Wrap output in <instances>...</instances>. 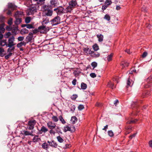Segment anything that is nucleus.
<instances>
[{
  "label": "nucleus",
  "instance_id": "32",
  "mask_svg": "<svg viewBox=\"0 0 152 152\" xmlns=\"http://www.w3.org/2000/svg\"><path fill=\"white\" fill-rule=\"evenodd\" d=\"M31 20V18L30 17H27L25 19V22L26 23H29Z\"/></svg>",
  "mask_w": 152,
  "mask_h": 152
},
{
  "label": "nucleus",
  "instance_id": "35",
  "mask_svg": "<svg viewBox=\"0 0 152 152\" xmlns=\"http://www.w3.org/2000/svg\"><path fill=\"white\" fill-rule=\"evenodd\" d=\"M57 139L58 141L60 143H62L64 141V140L60 136H58L57 137Z\"/></svg>",
  "mask_w": 152,
  "mask_h": 152
},
{
  "label": "nucleus",
  "instance_id": "29",
  "mask_svg": "<svg viewBox=\"0 0 152 152\" xmlns=\"http://www.w3.org/2000/svg\"><path fill=\"white\" fill-rule=\"evenodd\" d=\"M15 48V47L14 46L9 47L7 49V52L12 53V52L14 51Z\"/></svg>",
  "mask_w": 152,
  "mask_h": 152
},
{
  "label": "nucleus",
  "instance_id": "12",
  "mask_svg": "<svg viewBox=\"0 0 152 152\" xmlns=\"http://www.w3.org/2000/svg\"><path fill=\"white\" fill-rule=\"evenodd\" d=\"M23 13L20 11H17L15 14L14 16L15 18H20L23 15Z\"/></svg>",
  "mask_w": 152,
  "mask_h": 152
},
{
  "label": "nucleus",
  "instance_id": "21",
  "mask_svg": "<svg viewBox=\"0 0 152 152\" xmlns=\"http://www.w3.org/2000/svg\"><path fill=\"white\" fill-rule=\"evenodd\" d=\"M97 38L98 39V41L99 42H102L103 41L104 37L102 34H98L96 35Z\"/></svg>",
  "mask_w": 152,
  "mask_h": 152
},
{
  "label": "nucleus",
  "instance_id": "60",
  "mask_svg": "<svg viewBox=\"0 0 152 152\" xmlns=\"http://www.w3.org/2000/svg\"><path fill=\"white\" fill-rule=\"evenodd\" d=\"M79 73V72H77V71L75 70L73 72V74L75 76L78 75Z\"/></svg>",
  "mask_w": 152,
  "mask_h": 152
},
{
  "label": "nucleus",
  "instance_id": "40",
  "mask_svg": "<svg viewBox=\"0 0 152 152\" xmlns=\"http://www.w3.org/2000/svg\"><path fill=\"white\" fill-rule=\"evenodd\" d=\"M104 18L107 21H109L110 20V17L109 15L106 14L104 17Z\"/></svg>",
  "mask_w": 152,
  "mask_h": 152
},
{
  "label": "nucleus",
  "instance_id": "31",
  "mask_svg": "<svg viewBox=\"0 0 152 152\" xmlns=\"http://www.w3.org/2000/svg\"><path fill=\"white\" fill-rule=\"evenodd\" d=\"M92 47L94 51H96L99 49V46L96 44L94 45Z\"/></svg>",
  "mask_w": 152,
  "mask_h": 152
},
{
  "label": "nucleus",
  "instance_id": "28",
  "mask_svg": "<svg viewBox=\"0 0 152 152\" xmlns=\"http://www.w3.org/2000/svg\"><path fill=\"white\" fill-rule=\"evenodd\" d=\"M67 131H71V127L68 126H66L64 127V132H65Z\"/></svg>",
  "mask_w": 152,
  "mask_h": 152
},
{
  "label": "nucleus",
  "instance_id": "59",
  "mask_svg": "<svg viewBox=\"0 0 152 152\" xmlns=\"http://www.w3.org/2000/svg\"><path fill=\"white\" fill-rule=\"evenodd\" d=\"M108 6H107V5L105 4V5H103L102 7V10H104L108 7Z\"/></svg>",
  "mask_w": 152,
  "mask_h": 152
},
{
  "label": "nucleus",
  "instance_id": "2",
  "mask_svg": "<svg viewBox=\"0 0 152 152\" xmlns=\"http://www.w3.org/2000/svg\"><path fill=\"white\" fill-rule=\"evenodd\" d=\"M50 22L53 25H57L60 23V18L58 16H57L50 20Z\"/></svg>",
  "mask_w": 152,
  "mask_h": 152
},
{
  "label": "nucleus",
  "instance_id": "43",
  "mask_svg": "<svg viewBox=\"0 0 152 152\" xmlns=\"http://www.w3.org/2000/svg\"><path fill=\"white\" fill-rule=\"evenodd\" d=\"M57 0H50V3L52 5H55L57 3Z\"/></svg>",
  "mask_w": 152,
  "mask_h": 152
},
{
  "label": "nucleus",
  "instance_id": "11",
  "mask_svg": "<svg viewBox=\"0 0 152 152\" xmlns=\"http://www.w3.org/2000/svg\"><path fill=\"white\" fill-rule=\"evenodd\" d=\"M48 130V129L46 127L43 126L41 127L40 130H39V131L41 132L40 133L41 134L42 133H45Z\"/></svg>",
  "mask_w": 152,
  "mask_h": 152
},
{
  "label": "nucleus",
  "instance_id": "52",
  "mask_svg": "<svg viewBox=\"0 0 152 152\" xmlns=\"http://www.w3.org/2000/svg\"><path fill=\"white\" fill-rule=\"evenodd\" d=\"M90 76L92 78H94L96 77V75L94 73H92L90 74Z\"/></svg>",
  "mask_w": 152,
  "mask_h": 152
},
{
  "label": "nucleus",
  "instance_id": "44",
  "mask_svg": "<svg viewBox=\"0 0 152 152\" xmlns=\"http://www.w3.org/2000/svg\"><path fill=\"white\" fill-rule=\"evenodd\" d=\"M97 63L95 62H92L91 64V65L92 67H93V69H94L97 66Z\"/></svg>",
  "mask_w": 152,
  "mask_h": 152
},
{
  "label": "nucleus",
  "instance_id": "5",
  "mask_svg": "<svg viewBox=\"0 0 152 152\" xmlns=\"http://www.w3.org/2000/svg\"><path fill=\"white\" fill-rule=\"evenodd\" d=\"M69 4L74 9L76 7L77 3L76 0H70L69 2Z\"/></svg>",
  "mask_w": 152,
  "mask_h": 152
},
{
  "label": "nucleus",
  "instance_id": "51",
  "mask_svg": "<svg viewBox=\"0 0 152 152\" xmlns=\"http://www.w3.org/2000/svg\"><path fill=\"white\" fill-rule=\"evenodd\" d=\"M84 108V106L83 105L80 104L78 106V109L79 110H81Z\"/></svg>",
  "mask_w": 152,
  "mask_h": 152
},
{
  "label": "nucleus",
  "instance_id": "19",
  "mask_svg": "<svg viewBox=\"0 0 152 152\" xmlns=\"http://www.w3.org/2000/svg\"><path fill=\"white\" fill-rule=\"evenodd\" d=\"M49 19L48 18H43V21L42 22V25H45L48 24L49 22Z\"/></svg>",
  "mask_w": 152,
  "mask_h": 152
},
{
  "label": "nucleus",
  "instance_id": "57",
  "mask_svg": "<svg viewBox=\"0 0 152 152\" xmlns=\"http://www.w3.org/2000/svg\"><path fill=\"white\" fill-rule=\"evenodd\" d=\"M24 39V37H23L20 36L18 37V39L19 41H22Z\"/></svg>",
  "mask_w": 152,
  "mask_h": 152
},
{
  "label": "nucleus",
  "instance_id": "36",
  "mask_svg": "<svg viewBox=\"0 0 152 152\" xmlns=\"http://www.w3.org/2000/svg\"><path fill=\"white\" fill-rule=\"evenodd\" d=\"M113 55V53H111L110 55H108L107 58V60L108 61H109L112 60V58Z\"/></svg>",
  "mask_w": 152,
  "mask_h": 152
},
{
  "label": "nucleus",
  "instance_id": "38",
  "mask_svg": "<svg viewBox=\"0 0 152 152\" xmlns=\"http://www.w3.org/2000/svg\"><path fill=\"white\" fill-rule=\"evenodd\" d=\"M8 7L9 8L14 9L15 8V6L12 3H9L8 4Z\"/></svg>",
  "mask_w": 152,
  "mask_h": 152
},
{
  "label": "nucleus",
  "instance_id": "54",
  "mask_svg": "<svg viewBox=\"0 0 152 152\" xmlns=\"http://www.w3.org/2000/svg\"><path fill=\"white\" fill-rule=\"evenodd\" d=\"M5 30L4 28L2 27H0V33H3L4 32Z\"/></svg>",
  "mask_w": 152,
  "mask_h": 152
},
{
  "label": "nucleus",
  "instance_id": "26",
  "mask_svg": "<svg viewBox=\"0 0 152 152\" xmlns=\"http://www.w3.org/2000/svg\"><path fill=\"white\" fill-rule=\"evenodd\" d=\"M38 30L41 32L42 30H43L44 31H45L46 29L45 25H42L38 27Z\"/></svg>",
  "mask_w": 152,
  "mask_h": 152
},
{
  "label": "nucleus",
  "instance_id": "6",
  "mask_svg": "<svg viewBox=\"0 0 152 152\" xmlns=\"http://www.w3.org/2000/svg\"><path fill=\"white\" fill-rule=\"evenodd\" d=\"M47 125L48 127L51 129H54L56 126L55 124L51 121H49L47 123Z\"/></svg>",
  "mask_w": 152,
  "mask_h": 152
},
{
  "label": "nucleus",
  "instance_id": "45",
  "mask_svg": "<svg viewBox=\"0 0 152 152\" xmlns=\"http://www.w3.org/2000/svg\"><path fill=\"white\" fill-rule=\"evenodd\" d=\"M34 26L31 24H27L26 28L28 29H31L34 28Z\"/></svg>",
  "mask_w": 152,
  "mask_h": 152
},
{
  "label": "nucleus",
  "instance_id": "27",
  "mask_svg": "<svg viewBox=\"0 0 152 152\" xmlns=\"http://www.w3.org/2000/svg\"><path fill=\"white\" fill-rule=\"evenodd\" d=\"M6 44V40H3L0 41V46H4Z\"/></svg>",
  "mask_w": 152,
  "mask_h": 152
},
{
  "label": "nucleus",
  "instance_id": "30",
  "mask_svg": "<svg viewBox=\"0 0 152 152\" xmlns=\"http://www.w3.org/2000/svg\"><path fill=\"white\" fill-rule=\"evenodd\" d=\"M26 43L24 42H21L20 43H18L17 44V46L18 48H20L23 45H25Z\"/></svg>",
  "mask_w": 152,
  "mask_h": 152
},
{
  "label": "nucleus",
  "instance_id": "64",
  "mask_svg": "<svg viewBox=\"0 0 152 152\" xmlns=\"http://www.w3.org/2000/svg\"><path fill=\"white\" fill-rule=\"evenodd\" d=\"M149 146L152 148V141L150 140L149 142Z\"/></svg>",
  "mask_w": 152,
  "mask_h": 152
},
{
  "label": "nucleus",
  "instance_id": "63",
  "mask_svg": "<svg viewBox=\"0 0 152 152\" xmlns=\"http://www.w3.org/2000/svg\"><path fill=\"white\" fill-rule=\"evenodd\" d=\"M76 79H75L74 80H73L72 82V84L74 85V86H75L76 85Z\"/></svg>",
  "mask_w": 152,
  "mask_h": 152
},
{
  "label": "nucleus",
  "instance_id": "20",
  "mask_svg": "<svg viewBox=\"0 0 152 152\" xmlns=\"http://www.w3.org/2000/svg\"><path fill=\"white\" fill-rule=\"evenodd\" d=\"M49 144L46 142H44L42 144V148L45 150H47L49 148Z\"/></svg>",
  "mask_w": 152,
  "mask_h": 152
},
{
  "label": "nucleus",
  "instance_id": "48",
  "mask_svg": "<svg viewBox=\"0 0 152 152\" xmlns=\"http://www.w3.org/2000/svg\"><path fill=\"white\" fill-rule=\"evenodd\" d=\"M11 35V34L10 32H8L7 33H6L4 35V37L5 38H8Z\"/></svg>",
  "mask_w": 152,
  "mask_h": 152
},
{
  "label": "nucleus",
  "instance_id": "22",
  "mask_svg": "<svg viewBox=\"0 0 152 152\" xmlns=\"http://www.w3.org/2000/svg\"><path fill=\"white\" fill-rule=\"evenodd\" d=\"M84 52L87 54H89L90 55L92 53L91 51L89 48H85L83 49Z\"/></svg>",
  "mask_w": 152,
  "mask_h": 152
},
{
  "label": "nucleus",
  "instance_id": "47",
  "mask_svg": "<svg viewBox=\"0 0 152 152\" xmlns=\"http://www.w3.org/2000/svg\"><path fill=\"white\" fill-rule=\"evenodd\" d=\"M108 133L110 137H112L113 136L114 134L113 131L111 130L109 131L108 132Z\"/></svg>",
  "mask_w": 152,
  "mask_h": 152
},
{
  "label": "nucleus",
  "instance_id": "25",
  "mask_svg": "<svg viewBox=\"0 0 152 152\" xmlns=\"http://www.w3.org/2000/svg\"><path fill=\"white\" fill-rule=\"evenodd\" d=\"M4 50L3 48H0V56L1 57H3L4 56Z\"/></svg>",
  "mask_w": 152,
  "mask_h": 152
},
{
  "label": "nucleus",
  "instance_id": "39",
  "mask_svg": "<svg viewBox=\"0 0 152 152\" xmlns=\"http://www.w3.org/2000/svg\"><path fill=\"white\" fill-rule=\"evenodd\" d=\"M112 3V2L111 0H106L105 2V4L108 6L111 5Z\"/></svg>",
  "mask_w": 152,
  "mask_h": 152
},
{
  "label": "nucleus",
  "instance_id": "13",
  "mask_svg": "<svg viewBox=\"0 0 152 152\" xmlns=\"http://www.w3.org/2000/svg\"><path fill=\"white\" fill-rule=\"evenodd\" d=\"M33 34L32 33H29L28 35L26 37V40L29 42L31 41L33 37Z\"/></svg>",
  "mask_w": 152,
  "mask_h": 152
},
{
  "label": "nucleus",
  "instance_id": "18",
  "mask_svg": "<svg viewBox=\"0 0 152 152\" xmlns=\"http://www.w3.org/2000/svg\"><path fill=\"white\" fill-rule=\"evenodd\" d=\"M77 121V119L75 116H72L71 117L70 121L72 124H75Z\"/></svg>",
  "mask_w": 152,
  "mask_h": 152
},
{
  "label": "nucleus",
  "instance_id": "17",
  "mask_svg": "<svg viewBox=\"0 0 152 152\" xmlns=\"http://www.w3.org/2000/svg\"><path fill=\"white\" fill-rule=\"evenodd\" d=\"M23 134L25 135H31V136H33L34 134H33V131H31V132L26 131L24 130L23 131Z\"/></svg>",
  "mask_w": 152,
  "mask_h": 152
},
{
  "label": "nucleus",
  "instance_id": "23",
  "mask_svg": "<svg viewBox=\"0 0 152 152\" xmlns=\"http://www.w3.org/2000/svg\"><path fill=\"white\" fill-rule=\"evenodd\" d=\"M16 20L15 22V24L16 25H18L20 24L22 21L21 18H15Z\"/></svg>",
  "mask_w": 152,
  "mask_h": 152
},
{
  "label": "nucleus",
  "instance_id": "4",
  "mask_svg": "<svg viewBox=\"0 0 152 152\" xmlns=\"http://www.w3.org/2000/svg\"><path fill=\"white\" fill-rule=\"evenodd\" d=\"M36 121L35 120H31L28 122V125L27 128L29 129H33L34 128V126L36 124Z\"/></svg>",
  "mask_w": 152,
  "mask_h": 152
},
{
  "label": "nucleus",
  "instance_id": "58",
  "mask_svg": "<svg viewBox=\"0 0 152 152\" xmlns=\"http://www.w3.org/2000/svg\"><path fill=\"white\" fill-rule=\"evenodd\" d=\"M77 97V95L76 94H74L71 97V98L73 100L75 99Z\"/></svg>",
  "mask_w": 152,
  "mask_h": 152
},
{
  "label": "nucleus",
  "instance_id": "49",
  "mask_svg": "<svg viewBox=\"0 0 152 152\" xmlns=\"http://www.w3.org/2000/svg\"><path fill=\"white\" fill-rule=\"evenodd\" d=\"M12 53H9L8 55L5 56V58L6 59H8L9 58L12 56Z\"/></svg>",
  "mask_w": 152,
  "mask_h": 152
},
{
  "label": "nucleus",
  "instance_id": "61",
  "mask_svg": "<svg viewBox=\"0 0 152 152\" xmlns=\"http://www.w3.org/2000/svg\"><path fill=\"white\" fill-rule=\"evenodd\" d=\"M147 55V53L146 52H145L143 53L142 55V57L143 58H145V57Z\"/></svg>",
  "mask_w": 152,
  "mask_h": 152
},
{
  "label": "nucleus",
  "instance_id": "33",
  "mask_svg": "<svg viewBox=\"0 0 152 152\" xmlns=\"http://www.w3.org/2000/svg\"><path fill=\"white\" fill-rule=\"evenodd\" d=\"M81 87L82 89H86L87 88V85L86 84L82 83L81 84Z\"/></svg>",
  "mask_w": 152,
  "mask_h": 152
},
{
  "label": "nucleus",
  "instance_id": "41",
  "mask_svg": "<svg viewBox=\"0 0 152 152\" xmlns=\"http://www.w3.org/2000/svg\"><path fill=\"white\" fill-rule=\"evenodd\" d=\"M137 121V119H135L128 121L127 123V124H131L132 123H135Z\"/></svg>",
  "mask_w": 152,
  "mask_h": 152
},
{
  "label": "nucleus",
  "instance_id": "42",
  "mask_svg": "<svg viewBox=\"0 0 152 152\" xmlns=\"http://www.w3.org/2000/svg\"><path fill=\"white\" fill-rule=\"evenodd\" d=\"M129 64L126 62H124V63L121 64V66H122V68H124L125 67H127L128 66Z\"/></svg>",
  "mask_w": 152,
  "mask_h": 152
},
{
  "label": "nucleus",
  "instance_id": "62",
  "mask_svg": "<svg viewBox=\"0 0 152 152\" xmlns=\"http://www.w3.org/2000/svg\"><path fill=\"white\" fill-rule=\"evenodd\" d=\"M40 31L39 30H38V29H35L34 30H33V33L34 34H36L38 32V31Z\"/></svg>",
  "mask_w": 152,
  "mask_h": 152
},
{
  "label": "nucleus",
  "instance_id": "55",
  "mask_svg": "<svg viewBox=\"0 0 152 152\" xmlns=\"http://www.w3.org/2000/svg\"><path fill=\"white\" fill-rule=\"evenodd\" d=\"M12 32L14 34H16L17 32L18 28H15L14 29L12 30Z\"/></svg>",
  "mask_w": 152,
  "mask_h": 152
},
{
  "label": "nucleus",
  "instance_id": "56",
  "mask_svg": "<svg viewBox=\"0 0 152 152\" xmlns=\"http://www.w3.org/2000/svg\"><path fill=\"white\" fill-rule=\"evenodd\" d=\"M133 72H134L135 73H137L136 70L134 68L133 69L131 70V71L129 72V74H132Z\"/></svg>",
  "mask_w": 152,
  "mask_h": 152
},
{
  "label": "nucleus",
  "instance_id": "8",
  "mask_svg": "<svg viewBox=\"0 0 152 152\" xmlns=\"http://www.w3.org/2000/svg\"><path fill=\"white\" fill-rule=\"evenodd\" d=\"M74 9L72 7H71L69 5L67 6L66 9H64L65 13L71 12Z\"/></svg>",
  "mask_w": 152,
  "mask_h": 152
},
{
  "label": "nucleus",
  "instance_id": "37",
  "mask_svg": "<svg viewBox=\"0 0 152 152\" xmlns=\"http://www.w3.org/2000/svg\"><path fill=\"white\" fill-rule=\"evenodd\" d=\"M114 84L111 81H109L107 84L108 87H110L112 89L113 88Z\"/></svg>",
  "mask_w": 152,
  "mask_h": 152
},
{
  "label": "nucleus",
  "instance_id": "3",
  "mask_svg": "<svg viewBox=\"0 0 152 152\" xmlns=\"http://www.w3.org/2000/svg\"><path fill=\"white\" fill-rule=\"evenodd\" d=\"M54 11L56 12L57 15H60L62 14L65 13L64 8L62 7H59L54 9Z\"/></svg>",
  "mask_w": 152,
  "mask_h": 152
},
{
  "label": "nucleus",
  "instance_id": "46",
  "mask_svg": "<svg viewBox=\"0 0 152 152\" xmlns=\"http://www.w3.org/2000/svg\"><path fill=\"white\" fill-rule=\"evenodd\" d=\"M53 120L54 122H56L58 121V119L56 116H53L52 117Z\"/></svg>",
  "mask_w": 152,
  "mask_h": 152
},
{
  "label": "nucleus",
  "instance_id": "14",
  "mask_svg": "<svg viewBox=\"0 0 152 152\" xmlns=\"http://www.w3.org/2000/svg\"><path fill=\"white\" fill-rule=\"evenodd\" d=\"M53 11L52 10H48L45 13V15L48 16H51L53 14Z\"/></svg>",
  "mask_w": 152,
  "mask_h": 152
},
{
  "label": "nucleus",
  "instance_id": "7",
  "mask_svg": "<svg viewBox=\"0 0 152 152\" xmlns=\"http://www.w3.org/2000/svg\"><path fill=\"white\" fill-rule=\"evenodd\" d=\"M47 142L49 144V146L53 147L56 148L57 146V144L53 140H52L51 141H48Z\"/></svg>",
  "mask_w": 152,
  "mask_h": 152
},
{
  "label": "nucleus",
  "instance_id": "15",
  "mask_svg": "<svg viewBox=\"0 0 152 152\" xmlns=\"http://www.w3.org/2000/svg\"><path fill=\"white\" fill-rule=\"evenodd\" d=\"M133 82L131 80L129 79L127 81V86L126 87L128 88L129 87H131L133 84Z\"/></svg>",
  "mask_w": 152,
  "mask_h": 152
},
{
  "label": "nucleus",
  "instance_id": "10",
  "mask_svg": "<svg viewBox=\"0 0 152 152\" xmlns=\"http://www.w3.org/2000/svg\"><path fill=\"white\" fill-rule=\"evenodd\" d=\"M91 56L93 57L97 58L99 56L100 54L98 52H94V51H92Z\"/></svg>",
  "mask_w": 152,
  "mask_h": 152
},
{
  "label": "nucleus",
  "instance_id": "24",
  "mask_svg": "<svg viewBox=\"0 0 152 152\" xmlns=\"http://www.w3.org/2000/svg\"><path fill=\"white\" fill-rule=\"evenodd\" d=\"M28 30L26 28H23L20 31V33L24 35L26 34H28Z\"/></svg>",
  "mask_w": 152,
  "mask_h": 152
},
{
  "label": "nucleus",
  "instance_id": "16",
  "mask_svg": "<svg viewBox=\"0 0 152 152\" xmlns=\"http://www.w3.org/2000/svg\"><path fill=\"white\" fill-rule=\"evenodd\" d=\"M32 140L33 142H37L40 141L41 139L38 135H36L34 137Z\"/></svg>",
  "mask_w": 152,
  "mask_h": 152
},
{
  "label": "nucleus",
  "instance_id": "50",
  "mask_svg": "<svg viewBox=\"0 0 152 152\" xmlns=\"http://www.w3.org/2000/svg\"><path fill=\"white\" fill-rule=\"evenodd\" d=\"M75 109V105H72L70 107V110L73 113Z\"/></svg>",
  "mask_w": 152,
  "mask_h": 152
},
{
  "label": "nucleus",
  "instance_id": "34",
  "mask_svg": "<svg viewBox=\"0 0 152 152\" xmlns=\"http://www.w3.org/2000/svg\"><path fill=\"white\" fill-rule=\"evenodd\" d=\"M59 120L61 122V123L63 124H65L66 122L65 120L63 119L61 116H60L59 117Z\"/></svg>",
  "mask_w": 152,
  "mask_h": 152
},
{
  "label": "nucleus",
  "instance_id": "1",
  "mask_svg": "<svg viewBox=\"0 0 152 152\" xmlns=\"http://www.w3.org/2000/svg\"><path fill=\"white\" fill-rule=\"evenodd\" d=\"M15 37L13 36H12L8 39V43L6 45L7 47H10L13 46L15 45V44L14 42L15 40Z\"/></svg>",
  "mask_w": 152,
  "mask_h": 152
},
{
  "label": "nucleus",
  "instance_id": "53",
  "mask_svg": "<svg viewBox=\"0 0 152 152\" xmlns=\"http://www.w3.org/2000/svg\"><path fill=\"white\" fill-rule=\"evenodd\" d=\"M12 19L10 18L8 21V24L10 25H11L12 24Z\"/></svg>",
  "mask_w": 152,
  "mask_h": 152
},
{
  "label": "nucleus",
  "instance_id": "9",
  "mask_svg": "<svg viewBox=\"0 0 152 152\" xmlns=\"http://www.w3.org/2000/svg\"><path fill=\"white\" fill-rule=\"evenodd\" d=\"M34 11L35 9L34 8H30L27 10L26 13L28 15H31L34 13Z\"/></svg>",
  "mask_w": 152,
  "mask_h": 152
}]
</instances>
